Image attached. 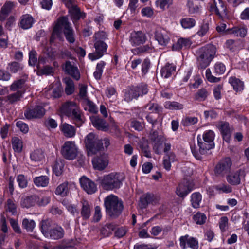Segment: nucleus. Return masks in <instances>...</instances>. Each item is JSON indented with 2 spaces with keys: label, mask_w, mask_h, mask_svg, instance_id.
Returning a JSON list of instances; mask_svg holds the SVG:
<instances>
[{
  "label": "nucleus",
  "mask_w": 249,
  "mask_h": 249,
  "mask_svg": "<svg viewBox=\"0 0 249 249\" xmlns=\"http://www.w3.org/2000/svg\"><path fill=\"white\" fill-rule=\"evenodd\" d=\"M211 8L219 18L226 15V8L221 0H213V3Z\"/></svg>",
  "instance_id": "obj_23"
},
{
  "label": "nucleus",
  "mask_w": 249,
  "mask_h": 249,
  "mask_svg": "<svg viewBox=\"0 0 249 249\" xmlns=\"http://www.w3.org/2000/svg\"><path fill=\"white\" fill-rule=\"evenodd\" d=\"M146 40L145 35L142 31H133L130 34L129 41L133 46L143 44Z\"/></svg>",
  "instance_id": "obj_18"
},
{
  "label": "nucleus",
  "mask_w": 249,
  "mask_h": 249,
  "mask_svg": "<svg viewBox=\"0 0 249 249\" xmlns=\"http://www.w3.org/2000/svg\"><path fill=\"white\" fill-rule=\"evenodd\" d=\"M175 66L167 64L161 70V76L164 78H168L175 72Z\"/></svg>",
  "instance_id": "obj_34"
},
{
  "label": "nucleus",
  "mask_w": 249,
  "mask_h": 249,
  "mask_svg": "<svg viewBox=\"0 0 249 249\" xmlns=\"http://www.w3.org/2000/svg\"><path fill=\"white\" fill-rule=\"evenodd\" d=\"M37 197L38 199L36 200V204L39 206H45L50 202V196L48 195L41 194L37 196Z\"/></svg>",
  "instance_id": "obj_47"
},
{
  "label": "nucleus",
  "mask_w": 249,
  "mask_h": 249,
  "mask_svg": "<svg viewBox=\"0 0 249 249\" xmlns=\"http://www.w3.org/2000/svg\"><path fill=\"white\" fill-rule=\"evenodd\" d=\"M38 199L37 195H33L25 198H22L20 202L21 206L23 208H30L35 206L36 200Z\"/></svg>",
  "instance_id": "obj_30"
},
{
  "label": "nucleus",
  "mask_w": 249,
  "mask_h": 249,
  "mask_svg": "<svg viewBox=\"0 0 249 249\" xmlns=\"http://www.w3.org/2000/svg\"><path fill=\"white\" fill-rule=\"evenodd\" d=\"M11 141L14 151L18 153L21 152L23 146L22 141L17 137H14Z\"/></svg>",
  "instance_id": "obj_49"
},
{
  "label": "nucleus",
  "mask_w": 249,
  "mask_h": 249,
  "mask_svg": "<svg viewBox=\"0 0 249 249\" xmlns=\"http://www.w3.org/2000/svg\"><path fill=\"white\" fill-rule=\"evenodd\" d=\"M23 91L18 90L16 92L8 95L7 97V101L11 104H13L19 101L22 96Z\"/></svg>",
  "instance_id": "obj_48"
},
{
  "label": "nucleus",
  "mask_w": 249,
  "mask_h": 249,
  "mask_svg": "<svg viewBox=\"0 0 249 249\" xmlns=\"http://www.w3.org/2000/svg\"><path fill=\"white\" fill-rule=\"evenodd\" d=\"M64 166V160L60 158L57 159L53 166V172L57 176H59L62 174Z\"/></svg>",
  "instance_id": "obj_41"
},
{
  "label": "nucleus",
  "mask_w": 249,
  "mask_h": 249,
  "mask_svg": "<svg viewBox=\"0 0 249 249\" xmlns=\"http://www.w3.org/2000/svg\"><path fill=\"white\" fill-rule=\"evenodd\" d=\"M86 106L85 110H87L89 112L92 113H96L98 112V109L95 105L89 99H86L84 101Z\"/></svg>",
  "instance_id": "obj_57"
},
{
  "label": "nucleus",
  "mask_w": 249,
  "mask_h": 249,
  "mask_svg": "<svg viewBox=\"0 0 249 249\" xmlns=\"http://www.w3.org/2000/svg\"><path fill=\"white\" fill-rule=\"evenodd\" d=\"M187 6L189 13L191 14L197 13L199 9L198 5L195 4L193 1L190 0L187 1Z\"/></svg>",
  "instance_id": "obj_62"
},
{
  "label": "nucleus",
  "mask_w": 249,
  "mask_h": 249,
  "mask_svg": "<svg viewBox=\"0 0 249 249\" xmlns=\"http://www.w3.org/2000/svg\"><path fill=\"white\" fill-rule=\"evenodd\" d=\"M207 219L206 215L200 212L197 213L193 216V220L197 224L202 225L204 224Z\"/></svg>",
  "instance_id": "obj_54"
},
{
  "label": "nucleus",
  "mask_w": 249,
  "mask_h": 249,
  "mask_svg": "<svg viewBox=\"0 0 249 249\" xmlns=\"http://www.w3.org/2000/svg\"><path fill=\"white\" fill-rule=\"evenodd\" d=\"M69 12L71 15L73 22L85 17V14L80 11V9L76 5L69 9Z\"/></svg>",
  "instance_id": "obj_37"
},
{
  "label": "nucleus",
  "mask_w": 249,
  "mask_h": 249,
  "mask_svg": "<svg viewBox=\"0 0 249 249\" xmlns=\"http://www.w3.org/2000/svg\"><path fill=\"white\" fill-rule=\"evenodd\" d=\"M148 91L146 84H141L137 87L131 88L125 94V100L129 102L133 99H137L140 96L146 94Z\"/></svg>",
  "instance_id": "obj_9"
},
{
  "label": "nucleus",
  "mask_w": 249,
  "mask_h": 249,
  "mask_svg": "<svg viewBox=\"0 0 249 249\" xmlns=\"http://www.w3.org/2000/svg\"><path fill=\"white\" fill-rule=\"evenodd\" d=\"M215 134L212 130H208L205 132L203 135V139L204 142H200L201 138L199 136L197 137L198 144L200 147V152L201 154H210L207 151L213 149L214 147V143L213 141L214 139Z\"/></svg>",
  "instance_id": "obj_6"
},
{
  "label": "nucleus",
  "mask_w": 249,
  "mask_h": 249,
  "mask_svg": "<svg viewBox=\"0 0 249 249\" xmlns=\"http://www.w3.org/2000/svg\"><path fill=\"white\" fill-rule=\"evenodd\" d=\"M60 129L63 134L67 138H72L75 135L76 129L75 127L66 123L62 124Z\"/></svg>",
  "instance_id": "obj_24"
},
{
  "label": "nucleus",
  "mask_w": 249,
  "mask_h": 249,
  "mask_svg": "<svg viewBox=\"0 0 249 249\" xmlns=\"http://www.w3.org/2000/svg\"><path fill=\"white\" fill-rule=\"evenodd\" d=\"M66 84L65 92L67 95L71 94L74 90V85L73 81L69 77H66L64 79Z\"/></svg>",
  "instance_id": "obj_44"
},
{
  "label": "nucleus",
  "mask_w": 249,
  "mask_h": 249,
  "mask_svg": "<svg viewBox=\"0 0 249 249\" xmlns=\"http://www.w3.org/2000/svg\"><path fill=\"white\" fill-rule=\"evenodd\" d=\"M64 71L74 79L78 80L80 78V73L76 64L73 61H67L63 66Z\"/></svg>",
  "instance_id": "obj_14"
},
{
  "label": "nucleus",
  "mask_w": 249,
  "mask_h": 249,
  "mask_svg": "<svg viewBox=\"0 0 249 249\" xmlns=\"http://www.w3.org/2000/svg\"><path fill=\"white\" fill-rule=\"evenodd\" d=\"M216 49L211 44L199 48L195 51L196 65L198 69H205L209 66L216 56Z\"/></svg>",
  "instance_id": "obj_1"
},
{
  "label": "nucleus",
  "mask_w": 249,
  "mask_h": 249,
  "mask_svg": "<svg viewBox=\"0 0 249 249\" xmlns=\"http://www.w3.org/2000/svg\"><path fill=\"white\" fill-rule=\"evenodd\" d=\"M164 107L170 110H181L183 108V104L175 101H167L165 102Z\"/></svg>",
  "instance_id": "obj_46"
},
{
  "label": "nucleus",
  "mask_w": 249,
  "mask_h": 249,
  "mask_svg": "<svg viewBox=\"0 0 249 249\" xmlns=\"http://www.w3.org/2000/svg\"><path fill=\"white\" fill-rule=\"evenodd\" d=\"M40 228L43 235L52 240H58L63 238L64 235V230L61 226L52 227L48 220L42 221Z\"/></svg>",
  "instance_id": "obj_5"
},
{
  "label": "nucleus",
  "mask_w": 249,
  "mask_h": 249,
  "mask_svg": "<svg viewBox=\"0 0 249 249\" xmlns=\"http://www.w3.org/2000/svg\"><path fill=\"white\" fill-rule=\"evenodd\" d=\"M34 23L33 18L29 15L22 16L20 22V27L24 29L30 28Z\"/></svg>",
  "instance_id": "obj_36"
},
{
  "label": "nucleus",
  "mask_w": 249,
  "mask_h": 249,
  "mask_svg": "<svg viewBox=\"0 0 249 249\" xmlns=\"http://www.w3.org/2000/svg\"><path fill=\"white\" fill-rule=\"evenodd\" d=\"M61 153L63 156H76L79 152L74 142L68 141L62 146Z\"/></svg>",
  "instance_id": "obj_21"
},
{
  "label": "nucleus",
  "mask_w": 249,
  "mask_h": 249,
  "mask_svg": "<svg viewBox=\"0 0 249 249\" xmlns=\"http://www.w3.org/2000/svg\"><path fill=\"white\" fill-rule=\"evenodd\" d=\"M176 160L175 157H164L163 160V164L164 168L169 171L170 170L171 163L174 162Z\"/></svg>",
  "instance_id": "obj_60"
},
{
  "label": "nucleus",
  "mask_w": 249,
  "mask_h": 249,
  "mask_svg": "<svg viewBox=\"0 0 249 249\" xmlns=\"http://www.w3.org/2000/svg\"><path fill=\"white\" fill-rule=\"evenodd\" d=\"M93 125L99 130L106 132L109 129V125L103 119L98 116H93L90 117Z\"/></svg>",
  "instance_id": "obj_22"
},
{
  "label": "nucleus",
  "mask_w": 249,
  "mask_h": 249,
  "mask_svg": "<svg viewBox=\"0 0 249 249\" xmlns=\"http://www.w3.org/2000/svg\"><path fill=\"white\" fill-rule=\"evenodd\" d=\"M242 229L249 236V213L247 211L243 212Z\"/></svg>",
  "instance_id": "obj_45"
},
{
  "label": "nucleus",
  "mask_w": 249,
  "mask_h": 249,
  "mask_svg": "<svg viewBox=\"0 0 249 249\" xmlns=\"http://www.w3.org/2000/svg\"><path fill=\"white\" fill-rule=\"evenodd\" d=\"M242 172L241 170L237 171L234 173H231L226 177L227 182L231 185H238L241 182L240 174Z\"/></svg>",
  "instance_id": "obj_28"
},
{
  "label": "nucleus",
  "mask_w": 249,
  "mask_h": 249,
  "mask_svg": "<svg viewBox=\"0 0 249 249\" xmlns=\"http://www.w3.org/2000/svg\"><path fill=\"white\" fill-rule=\"evenodd\" d=\"M69 192L68 183L65 182L57 186L55 190V194L61 196H67Z\"/></svg>",
  "instance_id": "obj_42"
},
{
  "label": "nucleus",
  "mask_w": 249,
  "mask_h": 249,
  "mask_svg": "<svg viewBox=\"0 0 249 249\" xmlns=\"http://www.w3.org/2000/svg\"><path fill=\"white\" fill-rule=\"evenodd\" d=\"M105 62L101 61L97 64L96 71L94 72V76L95 78L97 79H100L103 73V69L105 66Z\"/></svg>",
  "instance_id": "obj_55"
},
{
  "label": "nucleus",
  "mask_w": 249,
  "mask_h": 249,
  "mask_svg": "<svg viewBox=\"0 0 249 249\" xmlns=\"http://www.w3.org/2000/svg\"><path fill=\"white\" fill-rule=\"evenodd\" d=\"M213 189H214L219 194H228L232 192V187L230 185L225 183H221L214 185L213 187V188L209 187L207 189V191L210 193H211L213 192Z\"/></svg>",
  "instance_id": "obj_27"
},
{
  "label": "nucleus",
  "mask_w": 249,
  "mask_h": 249,
  "mask_svg": "<svg viewBox=\"0 0 249 249\" xmlns=\"http://www.w3.org/2000/svg\"><path fill=\"white\" fill-rule=\"evenodd\" d=\"M226 32L229 34H232L236 36L244 37L247 33V29L245 27H234L232 28H229Z\"/></svg>",
  "instance_id": "obj_33"
},
{
  "label": "nucleus",
  "mask_w": 249,
  "mask_h": 249,
  "mask_svg": "<svg viewBox=\"0 0 249 249\" xmlns=\"http://www.w3.org/2000/svg\"><path fill=\"white\" fill-rule=\"evenodd\" d=\"M68 117L72 120L77 127H80L84 122L83 115L78 107L76 108V109Z\"/></svg>",
  "instance_id": "obj_26"
},
{
  "label": "nucleus",
  "mask_w": 249,
  "mask_h": 249,
  "mask_svg": "<svg viewBox=\"0 0 249 249\" xmlns=\"http://www.w3.org/2000/svg\"><path fill=\"white\" fill-rule=\"evenodd\" d=\"M124 179L123 173L113 172L99 178V181L105 190H112L120 188Z\"/></svg>",
  "instance_id": "obj_3"
},
{
  "label": "nucleus",
  "mask_w": 249,
  "mask_h": 249,
  "mask_svg": "<svg viewBox=\"0 0 249 249\" xmlns=\"http://www.w3.org/2000/svg\"><path fill=\"white\" fill-rule=\"evenodd\" d=\"M54 72L53 69V67L46 65L43 67L38 71V74L41 75H51L53 74Z\"/></svg>",
  "instance_id": "obj_63"
},
{
  "label": "nucleus",
  "mask_w": 249,
  "mask_h": 249,
  "mask_svg": "<svg viewBox=\"0 0 249 249\" xmlns=\"http://www.w3.org/2000/svg\"><path fill=\"white\" fill-rule=\"evenodd\" d=\"M229 82L236 91H241L243 89V82L239 79L232 77L229 79Z\"/></svg>",
  "instance_id": "obj_43"
},
{
  "label": "nucleus",
  "mask_w": 249,
  "mask_h": 249,
  "mask_svg": "<svg viewBox=\"0 0 249 249\" xmlns=\"http://www.w3.org/2000/svg\"><path fill=\"white\" fill-rule=\"evenodd\" d=\"M94 47L95 52L89 54V58L92 61L102 57L107 51V45L103 41L97 40L94 43Z\"/></svg>",
  "instance_id": "obj_11"
},
{
  "label": "nucleus",
  "mask_w": 249,
  "mask_h": 249,
  "mask_svg": "<svg viewBox=\"0 0 249 249\" xmlns=\"http://www.w3.org/2000/svg\"><path fill=\"white\" fill-rule=\"evenodd\" d=\"M22 226L27 231L32 232L36 226V223L33 220L24 218L22 221Z\"/></svg>",
  "instance_id": "obj_51"
},
{
  "label": "nucleus",
  "mask_w": 249,
  "mask_h": 249,
  "mask_svg": "<svg viewBox=\"0 0 249 249\" xmlns=\"http://www.w3.org/2000/svg\"><path fill=\"white\" fill-rule=\"evenodd\" d=\"M80 183L81 187L88 194H92L97 191V186L95 183L85 176L80 178Z\"/></svg>",
  "instance_id": "obj_19"
},
{
  "label": "nucleus",
  "mask_w": 249,
  "mask_h": 249,
  "mask_svg": "<svg viewBox=\"0 0 249 249\" xmlns=\"http://www.w3.org/2000/svg\"><path fill=\"white\" fill-rule=\"evenodd\" d=\"M192 44L191 41L188 38H180L178 39L177 43L173 45V49L175 50H178L183 47H189Z\"/></svg>",
  "instance_id": "obj_38"
},
{
  "label": "nucleus",
  "mask_w": 249,
  "mask_h": 249,
  "mask_svg": "<svg viewBox=\"0 0 249 249\" xmlns=\"http://www.w3.org/2000/svg\"><path fill=\"white\" fill-rule=\"evenodd\" d=\"M81 203V215L83 219H88L90 216L92 206L86 200H82Z\"/></svg>",
  "instance_id": "obj_25"
},
{
  "label": "nucleus",
  "mask_w": 249,
  "mask_h": 249,
  "mask_svg": "<svg viewBox=\"0 0 249 249\" xmlns=\"http://www.w3.org/2000/svg\"><path fill=\"white\" fill-rule=\"evenodd\" d=\"M62 31L67 40L70 43H73L75 41L74 31L70 26L68 18L66 17H62L58 19L57 23L54 27L50 37V42H53L56 37H60Z\"/></svg>",
  "instance_id": "obj_2"
},
{
  "label": "nucleus",
  "mask_w": 249,
  "mask_h": 249,
  "mask_svg": "<svg viewBox=\"0 0 249 249\" xmlns=\"http://www.w3.org/2000/svg\"><path fill=\"white\" fill-rule=\"evenodd\" d=\"M14 7V4L10 1L6 2L1 8L0 13V20L3 21L7 17Z\"/></svg>",
  "instance_id": "obj_32"
},
{
  "label": "nucleus",
  "mask_w": 249,
  "mask_h": 249,
  "mask_svg": "<svg viewBox=\"0 0 249 249\" xmlns=\"http://www.w3.org/2000/svg\"><path fill=\"white\" fill-rule=\"evenodd\" d=\"M62 204L72 215L76 216L79 214V210L75 205L69 203L65 200L62 202Z\"/></svg>",
  "instance_id": "obj_52"
},
{
  "label": "nucleus",
  "mask_w": 249,
  "mask_h": 249,
  "mask_svg": "<svg viewBox=\"0 0 249 249\" xmlns=\"http://www.w3.org/2000/svg\"><path fill=\"white\" fill-rule=\"evenodd\" d=\"M218 125L223 139L228 142L231 137V130L229 123L227 122H220Z\"/></svg>",
  "instance_id": "obj_31"
},
{
  "label": "nucleus",
  "mask_w": 249,
  "mask_h": 249,
  "mask_svg": "<svg viewBox=\"0 0 249 249\" xmlns=\"http://www.w3.org/2000/svg\"><path fill=\"white\" fill-rule=\"evenodd\" d=\"M104 205L107 213L112 218L118 217L124 209L122 201L114 195L108 196L105 198Z\"/></svg>",
  "instance_id": "obj_4"
},
{
  "label": "nucleus",
  "mask_w": 249,
  "mask_h": 249,
  "mask_svg": "<svg viewBox=\"0 0 249 249\" xmlns=\"http://www.w3.org/2000/svg\"><path fill=\"white\" fill-rule=\"evenodd\" d=\"M99 140L92 133L89 134L86 136L85 142L88 156L90 154H96L98 152L100 151L102 143L99 142Z\"/></svg>",
  "instance_id": "obj_8"
},
{
  "label": "nucleus",
  "mask_w": 249,
  "mask_h": 249,
  "mask_svg": "<svg viewBox=\"0 0 249 249\" xmlns=\"http://www.w3.org/2000/svg\"><path fill=\"white\" fill-rule=\"evenodd\" d=\"M92 163L94 169L102 171L108 166L109 160L107 157H93Z\"/></svg>",
  "instance_id": "obj_20"
},
{
  "label": "nucleus",
  "mask_w": 249,
  "mask_h": 249,
  "mask_svg": "<svg viewBox=\"0 0 249 249\" xmlns=\"http://www.w3.org/2000/svg\"><path fill=\"white\" fill-rule=\"evenodd\" d=\"M209 29V24L206 22L203 21L200 26L199 29L197 32V35L200 37H202L208 33Z\"/></svg>",
  "instance_id": "obj_59"
},
{
  "label": "nucleus",
  "mask_w": 249,
  "mask_h": 249,
  "mask_svg": "<svg viewBox=\"0 0 249 249\" xmlns=\"http://www.w3.org/2000/svg\"><path fill=\"white\" fill-rule=\"evenodd\" d=\"M33 181L34 184L38 187H45L49 182V178L47 176H40L35 177Z\"/></svg>",
  "instance_id": "obj_39"
},
{
  "label": "nucleus",
  "mask_w": 249,
  "mask_h": 249,
  "mask_svg": "<svg viewBox=\"0 0 249 249\" xmlns=\"http://www.w3.org/2000/svg\"><path fill=\"white\" fill-rule=\"evenodd\" d=\"M214 73L216 75L223 74L226 70L225 66L221 62H217L214 66Z\"/></svg>",
  "instance_id": "obj_61"
},
{
  "label": "nucleus",
  "mask_w": 249,
  "mask_h": 249,
  "mask_svg": "<svg viewBox=\"0 0 249 249\" xmlns=\"http://www.w3.org/2000/svg\"><path fill=\"white\" fill-rule=\"evenodd\" d=\"M155 38L159 44L165 46L170 40L169 33L166 30L161 28H158L155 32Z\"/></svg>",
  "instance_id": "obj_16"
},
{
  "label": "nucleus",
  "mask_w": 249,
  "mask_h": 249,
  "mask_svg": "<svg viewBox=\"0 0 249 249\" xmlns=\"http://www.w3.org/2000/svg\"><path fill=\"white\" fill-rule=\"evenodd\" d=\"M202 201V195L199 192L193 193L191 196V202L192 207L195 209L200 207Z\"/></svg>",
  "instance_id": "obj_40"
},
{
  "label": "nucleus",
  "mask_w": 249,
  "mask_h": 249,
  "mask_svg": "<svg viewBox=\"0 0 249 249\" xmlns=\"http://www.w3.org/2000/svg\"><path fill=\"white\" fill-rule=\"evenodd\" d=\"M232 161L229 157H226L221 160L216 165L214 171L215 174L217 176L224 177L227 173L229 172Z\"/></svg>",
  "instance_id": "obj_10"
},
{
  "label": "nucleus",
  "mask_w": 249,
  "mask_h": 249,
  "mask_svg": "<svg viewBox=\"0 0 249 249\" xmlns=\"http://www.w3.org/2000/svg\"><path fill=\"white\" fill-rule=\"evenodd\" d=\"M77 107H78L74 102L68 101L62 105L61 110L63 114L68 116Z\"/></svg>",
  "instance_id": "obj_29"
},
{
  "label": "nucleus",
  "mask_w": 249,
  "mask_h": 249,
  "mask_svg": "<svg viewBox=\"0 0 249 249\" xmlns=\"http://www.w3.org/2000/svg\"><path fill=\"white\" fill-rule=\"evenodd\" d=\"M181 24L184 29H189L195 26L196 20L190 18H185L181 20Z\"/></svg>",
  "instance_id": "obj_50"
},
{
  "label": "nucleus",
  "mask_w": 249,
  "mask_h": 249,
  "mask_svg": "<svg viewBox=\"0 0 249 249\" xmlns=\"http://www.w3.org/2000/svg\"><path fill=\"white\" fill-rule=\"evenodd\" d=\"M7 69L12 73H16L21 71L23 67L17 62H12L8 64Z\"/></svg>",
  "instance_id": "obj_53"
},
{
  "label": "nucleus",
  "mask_w": 249,
  "mask_h": 249,
  "mask_svg": "<svg viewBox=\"0 0 249 249\" xmlns=\"http://www.w3.org/2000/svg\"><path fill=\"white\" fill-rule=\"evenodd\" d=\"M45 109L41 106H36L34 108H27L24 112V116L27 119L39 118L44 115Z\"/></svg>",
  "instance_id": "obj_17"
},
{
  "label": "nucleus",
  "mask_w": 249,
  "mask_h": 249,
  "mask_svg": "<svg viewBox=\"0 0 249 249\" xmlns=\"http://www.w3.org/2000/svg\"><path fill=\"white\" fill-rule=\"evenodd\" d=\"M25 81L24 79H20L14 81L10 86V89L11 91H16L22 89L25 84Z\"/></svg>",
  "instance_id": "obj_56"
},
{
  "label": "nucleus",
  "mask_w": 249,
  "mask_h": 249,
  "mask_svg": "<svg viewBox=\"0 0 249 249\" xmlns=\"http://www.w3.org/2000/svg\"><path fill=\"white\" fill-rule=\"evenodd\" d=\"M194 189L193 183L187 179L179 184L177 187L176 193L179 197L184 198Z\"/></svg>",
  "instance_id": "obj_13"
},
{
  "label": "nucleus",
  "mask_w": 249,
  "mask_h": 249,
  "mask_svg": "<svg viewBox=\"0 0 249 249\" xmlns=\"http://www.w3.org/2000/svg\"><path fill=\"white\" fill-rule=\"evenodd\" d=\"M4 208L5 211L12 215H16L17 214V205L13 200L7 199Z\"/></svg>",
  "instance_id": "obj_35"
},
{
  "label": "nucleus",
  "mask_w": 249,
  "mask_h": 249,
  "mask_svg": "<svg viewBox=\"0 0 249 249\" xmlns=\"http://www.w3.org/2000/svg\"><path fill=\"white\" fill-rule=\"evenodd\" d=\"M115 229V226L112 224H106L104 227L101 229V233L105 236H108L110 234L112 233V232Z\"/></svg>",
  "instance_id": "obj_58"
},
{
  "label": "nucleus",
  "mask_w": 249,
  "mask_h": 249,
  "mask_svg": "<svg viewBox=\"0 0 249 249\" xmlns=\"http://www.w3.org/2000/svg\"><path fill=\"white\" fill-rule=\"evenodd\" d=\"M160 199L158 196L147 193L141 197L139 206L142 209H143L146 208L148 204L155 205L159 203Z\"/></svg>",
  "instance_id": "obj_12"
},
{
  "label": "nucleus",
  "mask_w": 249,
  "mask_h": 249,
  "mask_svg": "<svg viewBox=\"0 0 249 249\" xmlns=\"http://www.w3.org/2000/svg\"><path fill=\"white\" fill-rule=\"evenodd\" d=\"M180 246L182 249H186L188 247L191 249H198V242L195 238L190 237L186 234L184 236H181L179 239Z\"/></svg>",
  "instance_id": "obj_15"
},
{
  "label": "nucleus",
  "mask_w": 249,
  "mask_h": 249,
  "mask_svg": "<svg viewBox=\"0 0 249 249\" xmlns=\"http://www.w3.org/2000/svg\"><path fill=\"white\" fill-rule=\"evenodd\" d=\"M148 139L152 144L155 153L159 154L162 149V144L165 141L163 132L159 129H151Z\"/></svg>",
  "instance_id": "obj_7"
},
{
  "label": "nucleus",
  "mask_w": 249,
  "mask_h": 249,
  "mask_svg": "<svg viewBox=\"0 0 249 249\" xmlns=\"http://www.w3.org/2000/svg\"><path fill=\"white\" fill-rule=\"evenodd\" d=\"M208 93L206 89H202L198 91L196 93L195 98L197 100L204 101L207 97Z\"/></svg>",
  "instance_id": "obj_64"
}]
</instances>
